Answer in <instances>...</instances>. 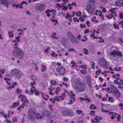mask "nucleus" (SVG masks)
I'll use <instances>...</instances> for the list:
<instances>
[{
	"instance_id": "obj_50",
	"label": "nucleus",
	"mask_w": 123,
	"mask_h": 123,
	"mask_svg": "<svg viewBox=\"0 0 123 123\" xmlns=\"http://www.w3.org/2000/svg\"><path fill=\"white\" fill-rule=\"evenodd\" d=\"M13 122H16L17 121V118L15 117L12 119Z\"/></svg>"
},
{
	"instance_id": "obj_48",
	"label": "nucleus",
	"mask_w": 123,
	"mask_h": 123,
	"mask_svg": "<svg viewBox=\"0 0 123 123\" xmlns=\"http://www.w3.org/2000/svg\"><path fill=\"white\" fill-rule=\"evenodd\" d=\"M98 118V116H96L95 117V118H94V120H95L97 121V123L98 122L97 121H98V120L99 119Z\"/></svg>"
},
{
	"instance_id": "obj_11",
	"label": "nucleus",
	"mask_w": 123,
	"mask_h": 123,
	"mask_svg": "<svg viewBox=\"0 0 123 123\" xmlns=\"http://www.w3.org/2000/svg\"><path fill=\"white\" fill-rule=\"evenodd\" d=\"M80 87V88L79 87L76 86L75 88V89H76L75 91L78 92H83L84 90V88L83 86H81Z\"/></svg>"
},
{
	"instance_id": "obj_58",
	"label": "nucleus",
	"mask_w": 123,
	"mask_h": 123,
	"mask_svg": "<svg viewBox=\"0 0 123 123\" xmlns=\"http://www.w3.org/2000/svg\"><path fill=\"white\" fill-rule=\"evenodd\" d=\"M71 5L72 6H73L74 5L75 6H77L75 2H72L71 4Z\"/></svg>"
},
{
	"instance_id": "obj_35",
	"label": "nucleus",
	"mask_w": 123,
	"mask_h": 123,
	"mask_svg": "<svg viewBox=\"0 0 123 123\" xmlns=\"http://www.w3.org/2000/svg\"><path fill=\"white\" fill-rule=\"evenodd\" d=\"M76 111L78 114H79L80 113H82V111L80 110H76Z\"/></svg>"
},
{
	"instance_id": "obj_33",
	"label": "nucleus",
	"mask_w": 123,
	"mask_h": 123,
	"mask_svg": "<svg viewBox=\"0 0 123 123\" xmlns=\"http://www.w3.org/2000/svg\"><path fill=\"white\" fill-rule=\"evenodd\" d=\"M83 50H84V52L85 53V54L87 55L88 53V50H87V49H86L85 48H84L83 49Z\"/></svg>"
},
{
	"instance_id": "obj_44",
	"label": "nucleus",
	"mask_w": 123,
	"mask_h": 123,
	"mask_svg": "<svg viewBox=\"0 0 123 123\" xmlns=\"http://www.w3.org/2000/svg\"><path fill=\"white\" fill-rule=\"evenodd\" d=\"M50 20L53 22H55L56 23H58V21L57 20H53L52 18H51Z\"/></svg>"
},
{
	"instance_id": "obj_51",
	"label": "nucleus",
	"mask_w": 123,
	"mask_h": 123,
	"mask_svg": "<svg viewBox=\"0 0 123 123\" xmlns=\"http://www.w3.org/2000/svg\"><path fill=\"white\" fill-rule=\"evenodd\" d=\"M102 12L103 13H105L107 12V11L106 9L105 8H103V10H102Z\"/></svg>"
},
{
	"instance_id": "obj_61",
	"label": "nucleus",
	"mask_w": 123,
	"mask_h": 123,
	"mask_svg": "<svg viewBox=\"0 0 123 123\" xmlns=\"http://www.w3.org/2000/svg\"><path fill=\"white\" fill-rule=\"evenodd\" d=\"M106 89H107V90L108 91V92L110 93H111L112 92V91H111V92H109V91L110 90V88L109 87H107Z\"/></svg>"
},
{
	"instance_id": "obj_25",
	"label": "nucleus",
	"mask_w": 123,
	"mask_h": 123,
	"mask_svg": "<svg viewBox=\"0 0 123 123\" xmlns=\"http://www.w3.org/2000/svg\"><path fill=\"white\" fill-rule=\"evenodd\" d=\"M15 92H16L18 94H19L21 92V91L20 90L19 88H18L16 89Z\"/></svg>"
},
{
	"instance_id": "obj_64",
	"label": "nucleus",
	"mask_w": 123,
	"mask_h": 123,
	"mask_svg": "<svg viewBox=\"0 0 123 123\" xmlns=\"http://www.w3.org/2000/svg\"><path fill=\"white\" fill-rule=\"evenodd\" d=\"M51 37H52L54 39H58V37H55V36H54L53 35H52L51 36Z\"/></svg>"
},
{
	"instance_id": "obj_29",
	"label": "nucleus",
	"mask_w": 123,
	"mask_h": 123,
	"mask_svg": "<svg viewBox=\"0 0 123 123\" xmlns=\"http://www.w3.org/2000/svg\"><path fill=\"white\" fill-rule=\"evenodd\" d=\"M95 111H91L90 112V114L91 115H93L94 116L95 115V114L93 113H95Z\"/></svg>"
},
{
	"instance_id": "obj_22",
	"label": "nucleus",
	"mask_w": 123,
	"mask_h": 123,
	"mask_svg": "<svg viewBox=\"0 0 123 123\" xmlns=\"http://www.w3.org/2000/svg\"><path fill=\"white\" fill-rule=\"evenodd\" d=\"M99 13H100V14H99L98 15L99 16L101 17H102V19H104V17L103 15L102 14V13L101 11H99Z\"/></svg>"
},
{
	"instance_id": "obj_14",
	"label": "nucleus",
	"mask_w": 123,
	"mask_h": 123,
	"mask_svg": "<svg viewBox=\"0 0 123 123\" xmlns=\"http://www.w3.org/2000/svg\"><path fill=\"white\" fill-rule=\"evenodd\" d=\"M0 3L3 5H7L9 4L7 0H0Z\"/></svg>"
},
{
	"instance_id": "obj_2",
	"label": "nucleus",
	"mask_w": 123,
	"mask_h": 123,
	"mask_svg": "<svg viewBox=\"0 0 123 123\" xmlns=\"http://www.w3.org/2000/svg\"><path fill=\"white\" fill-rule=\"evenodd\" d=\"M65 109L62 111V114L64 116L71 117L75 115L74 112L71 109L68 107H65Z\"/></svg>"
},
{
	"instance_id": "obj_7",
	"label": "nucleus",
	"mask_w": 123,
	"mask_h": 123,
	"mask_svg": "<svg viewBox=\"0 0 123 123\" xmlns=\"http://www.w3.org/2000/svg\"><path fill=\"white\" fill-rule=\"evenodd\" d=\"M86 10L89 13H93L94 8L92 6L91 4H89L87 6Z\"/></svg>"
},
{
	"instance_id": "obj_43",
	"label": "nucleus",
	"mask_w": 123,
	"mask_h": 123,
	"mask_svg": "<svg viewBox=\"0 0 123 123\" xmlns=\"http://www.w3.org/2000/svg\"><path fill=\"white\" fill-rule=\"evenodd\" d=\"M90 1L91 3H93V4L92 5L94 6L95 3V0H90Z\"/></svg>"
},
{
	"instance_id": "obj_52",
	"label": "nucleus",
	"mask_w": 123,
	"mask_h": 123,
	"mask_svg": "<svg viewBox=\"0 0 123 123\" xmlns=\"http://www.w3.org/2000/svg\"><path fill=\"white\" fill-rule=\"evenodd\" d=\"M111 113H112V116H114L115 117V116L116 115V113H112L111 112L110 113V114H111Z\"/></svg>"
},
{
	"instance_id": "obj_56",
	"label": "nucleus",
	"mask_w": 123,
	"mask_h": 123,
	"mask_svg": "<svg viewBox=\"0 0 123 123\" xmlns=\"http://www.w3.org/2000/svg\"><path fill=\"white\" fill-rule=\"evenodd\" d=\"M68 50L69 51H74L75 52H76V51L75 50H74V49H73V48H71L70 49H68Z\"/></svg>"
},
{
	"instance_id": "obj_23",
	"label": "nucleus",
	"mask_w": 123,
	"mask_h": 123,
	"mask_svg": "<svg viewBox=\"0 0 123 123\" xmlns=\"http://www.w3.org/2000/svg\"><path fill=\"white\" fill-rule=\"evenodd\" d=\"M68 9V7L67 6H63L62 8V10H64L65 11L67 10Z\"/></svg>"
},
{
	"instance_id": "obj_9",
	"label": "nucleus",
	"mask_w": 123,
	"mask_h": 123,
	"mask_svg": "<svg viewBox=\"0 0 123 123\" xmlns=\"http://www.w3.org/2000/svg\"><path fill=\"white\" fill-rule=\"evenodd\" d=\"M99 64L102 67H103V66H105L107 65L105 59L103 58L101 59V62H99Z\"/></svg>"
},
{
	"instance_id": "obj_57",
	"label": "nucleus",
	"mask_w": 123,
	"mask_h": 123,
	"mask_svg": "<svg viewBox=\"0 0 123 123\" xmlns=\"http://www.w3.org/2000/svg\"><path fill=\"white\" fill-rule=\"evenodd\" d=\"M35 81H36V80H35L33 83H31V86H33L34 85H35L36 84V83L35 82Z\"/></svg>"
},
{
	"instance_id": "obj_31",
	"label": "nucleus",
	"mask_w": 123,
	"mask_h": 123,
	"mask_svg": "<svg viewBox=\"0 0 123 123\" xmlns=\"http://www.w3.org/2000/svg\"><path fill=\"white\" fill-rule=\"evenodd\" d=\"M86 78L87 81H90V78L89 75H87L86 77Z\"/></svg>"
},
{
	"instance_id": "obj_38",
	"label": "nucleus",
	"mask_w": 123,
	"mask_h": 123,
	"mask_svg": "<svg viewBox=\"0 0 123 123\" xmlns=\"http://www.w3.org/2000/svg\"><path fill=\"white\" fill-rule=\"evenodd\" d=\"M113 98L111 97H110L109 98L108 100L109 101H111V102H112L113 100Z\"/></svg>"
},
{
	"instance_id": "obj_49",
	"label": "nucleus",
	"mask_w": 123,
	"mask_h": 123,
	"mask_svg": "<svg viewBox=\"0 0 123 123\" xmlns=\"http://www.w3.org/2000/svg\"><path fill=\"white\" fill-rule=\"evenodd\" d=\"M27 4V3L26 2H25L24 1H23L21 2V3H20L19 4V5H21L23 4Z\"/></svg>"
},
{
	"instance_id": "obj_26",
	"label": "nucleus",
	"mask_w": 123,
	"mask_h": 123,
	"mask_svg": "<svg viewBox=\"0 0 123 123\" xmlns=\"http://www.w3.org/2000/svg\"><path fill=\"white\" fill-rule=\"evenodd\" d=\"M113 27L115 28L118 29L119 28V25H117L116 24H114L113 25Z\"/></svg>"
},
{
	"instance_id": "obj_19",
	"label": "nucleus",
	"mask_w": 123,
	"mask_h": 123,
	"mask_svg": "<svg viewBox=\"0 0 123 123\" xmlns=\"http://www.w3.org/2000/svg\"><path fill=\"white\" fill-rule=\"evenodd\" d=\"M33 115H31L29 114L28 118L29 119L31 120H32L33 119Z\"/></svg>"
},
{
	"instance_id": "obj_40",
	"label": "nucleus",
	"mask_w": 123,
	"mask_h": 123,
	"mask_svg": "<svg viewBox=\"0 0 123 123\" xmlns=\"http://www.w3.org/2000/svg\"><path fill=\"white\" fill-rule=\"evenodd\" d=\"M78 123H84V121L80 119H78Z\"/></svg>"
},
{
	"instance_id": "obj_47",
	"label": "nucleus",
	"mask_w": 123,
	"mask_h": 123,
	"mask_svg": "<svg viewBox=\"0 0 123 123\" xmlns=\"http://www.w3.org/2000/svg\"><path fill=\"white\" fill-rule=\"evenodd\" d=\"M57 98V96H56L55 97V98L54 99H56L57 101H60V100L61 99L60 98Z\"/></svg>"
},
{
	"instance_id": "obj_30",
	"label": "nucleus",
	"mask_w": 123,
	"mask_h": 123,
	"mask_svg": "<svg viewBox=\"0 0 123 123\" xmlns=\"http://www.w3.org/2000/svg\"><path fill=\"white\" fill-rule=\"evenodd\" d=\"M119 16L121 19H122L123 18V14L122 12H121L119 13Z\"/></svg>"
},
{
	"instance_id": "obj_32",
	"label": "nucleus",
	"mask_w": 123,
	"mask_h": 123,
	"mask_svg": "<svg viewBox=\"0 0 123 123\" xmlns=\"http://www.w3.org/2000/svg\"><path fill=\"white\" fill-rule=\"evenodd\" d=\"M20 38V37L19 36H18L17 37H15V39L18 42H19L20 40L19 39V38Z\"/></svg>"
},
{
	"instance_id": "obj_20",
	"label": "nucleus",
	"mask_w": 123,
	"mask_h": 123,
	"mask_svg": "<svg viewBox=\"0 0 123 123\" xmlns=\"http://www.w3.org/2000/svg\"><path fill=\"white\" fill-rule=\"evenodd\" d=\"M80 72L82 74H86L87 73V72L86 70L83 69L80 71Z\"/></svg>"
},
{
	"instance_id": "obj_55",
	"label": "nucleus",
	"mask_w": 123,
	"mask_h": 123,
	"mask_svg": "<svg viewBox=\"0 0 123 123\" xmlns=\"http://www.w3.org/2000/svg\"><path fill=\"white\" fill-rule=\"evenodd\" d=\"M62 85H64L67 87L68 86V85L67 83H65L64 82H62Z\"/></svg>"
},
{
	"instance_id": "obj_15",
	"label": "nucleus",
	"mask_w": 123,
	"mask_h": 123,
	"mask_svg": "<svg viewBox=\"0 0 123 123\" xmlns=\"http://www.w3.org/2000/svg\"><path fill=\"white\" fill-rule=\"evenodd\" d=\"M19 102H15L12 104V106L10 107V109L14 108L17 106L18 105H19Z\"/></svg>"
},
{
	"instance_id": "obj_45",
	"label": "nucleus",
	"mask_w": 123,
	"mask_h": 123,
	"mask_svg": "<svg viewBox=\"0 0 123 123\" xmlns=\"http://www.w3.org/2000/svg\"><path fill=\"white\" fill-rule=\"evenodd\" d=\"M50 12V10L49 9H47L45 12L46 13L47 15L49 13V12Z\"/></svg>"
},
{
	"instance_id": "obj_42",
	"label": "nucleus",
	"mask_w": 123,
	"mask_h": 123,
	"mask_svg": "<svg viewBox=\"0 0 123 123\" xmlns=\"http://www.w3.org/2000/svg\"><path fill=\"white\" fill-rule=\"evenodd\" d=\"M98 71H97L96 72V74L97 75H98V74H97L98 73H99V74H101V70H99V69H98Z\"/></svg>"
},
{
	"instance_id": "obj_46",
	"label": "nucleus",
	"mask_w": 123,
	"mask_h": 123,
	"mask_svg": "<svg viewBox=\"0 0 123 123\" xmlns=\"http://www.w3.org/2000/svg\"><path fill=\"white\" fill-rule=\"evenodd\" d=\"M89 32V29H85V31L84 32V34H86L87 33H88Z\"/></svg>"
},
{
	"instance_id": "obj_27",
	"label": "nucleus",
	"mask_w": 123,
	"mask_h": 123,
	"mask_svg": "<svg viewBox=\"0 0 123 123\" xmlns=\"http://www.w3.org/2000/svg\"><path fill=\"white\" fill-rule=\"evenodd\" d=\"M9 37H13V34L11 33V31L9 32L8 33Z\"/></svg>"
},
{
	"instance_id": "obj_60",
	"label": "nucleus",
	"mask_w": 123,
	"mask_h": 123,
	"mask_svg": "<svg viewBox=\"0 0 123 123\" xmlns=\"http://www.w3.org/2000/svg\"><path fill=\"white\" fill-rule=\"evenodd\" d=\"M14 86L12 84V86H9V87L10 89H12V88H14Z\"/></svg>"
},
{
	"instance_id": "obj_21",
	"label": "nucleus",
	"mask_w": 123,
	"mask_h": 123,
	"mask_svg": "<svg viewBox=\"0 0 123 123\" xmlns=\"http://www.w3.org/2000/svg\"><path fill=\"white\" fill-rule=\"evenodd\" d=\"M52 53H51V55L52 56H54L55 57H56L58 56V55L57 54H55L54 51H52Z\"/></svg>"
},
{
	"instance_id": "obj_16",
	"label": "nucleus",
	"mask_w": 123,
	"mask_h": 123,
	"mask_svg": "<svg viewBox=\"0 0 123 123\" xmlns=\"http://www.w3.org/2000/svg\"><path fill=\"white\" fill-rule=\"evenodd\" d=\"M110 88L112 90L111 91H114L117 89L116 87L113 85L112 84L110 85Z\"/></svg>"
},
{
	"instance_id": "obj_6",
	"label": "nucleus",
	"mask_w": 123,
	"mask_h": 123,
	"mask_svg": "<svg viewBox=\"0 0 123 123\" xmlns=\"http://www.w3.org/2000/svg\"><path fill=\"white\" fill-rule=\"evenodd\" d=\"M111 56H113V57L115 56L116 55L117 56L121 57L122 56V54L121 52L117 51V50H115L114 51H112L110 54Z\"/></svg>"
},
{
	"instance_id": "obj_13",
	"label": "nucleus",
	"mask_w": 123,
	"mask_h": 123,
	"mask_svg": "<svg viewBox=\"0 0 123 123\" xmlns=\"http://www.w3.org/2000/svg\"><path fill=\"white\" fill-rule=\"evenodd\" d=\"M113 93L117 97H119L120 96V93L118 91L117 89L114 91Z\"/></svg>"
},
{
	"instance_id": "obj_18",
	"label": "nucleus",
	"mask_w": 123,
	"mask_h": 123,
	"mask_svg": "<svg viewBox=\"0 0 123 123\" xmlns=\"http://www.w3.org/2000/svg\"><path fill=\"white\" fill-rule=\"evenodd\" d=\"M42 69L41 70V71L42 72H43L46 69V67L43 65H42Z\"/></svg>"
},
{
	"instance_id": "obj_28",
	"label": "nucleus",
	"mask_w": 123,
	"mask_h": 123,
	"mask_svg": "<svg viewBox=\"0 0 123 123\" xmlns=\"http://www.w3.org/2000/svg\"><path fill=\"white\" fill-rule=\"evenodd\" d=\"M40 93H41V94L42 95V97L45 100H46L48 99V98H46L44 97V96H45V95H43V93H42L41 92H40Z\"/></svg>"
},
{
	"instance_id": "obj_54",
	"label": "nucleus",
	"mask_w": 123,
	"mask_h": 123,
	"mask_svg": "<svg viewBox=\"0 0 123 123\" xmlns=\"http://www.w3.org/2000/svg\"><path fill=\"white\" fill-rule=\"evenodd\" d=\"M88 84L89 86H91V84L90 81H87Z\"/></svg>"
},
{
	"instance_id": "obj_4",
	"label": "nucleus",
	"mask_w": 123,
	"mask_h": 123,
	"mask_svg": "<svg viewBox=\"0 0 123 123\" xmlns=\"http://www.w3.org/2000/svg\"><path fill=\"white\" fill-rule=\"evenodd\" d=\"M10 74L11 75H12L14 74L15 78L18 79L20 78L23 75V73L22 72L20 71L19 69L15 68L12 70Z\"/></svg>"
},
{
	"instance_id": "obj_1",
	"label": "nucleus",
	"mask_w": 123,
	"mask_h": 123,
	"mask_svg": "<svg viewBox=\"0 0 123 123\" xmlns=\"http://www.w3.org/2000/svg\"><path fill=\"white\" fill-rule=\"evenodd\" d=\"M18 43H15L14 46V48L12 52V54L15 56L17 57L20 59H22L24 55V53L17 46Z\"/></svg>"
},
{
	"instance_id": "obj_62",
	"label": "nucleus",
	"mask_w": 123,
	"mask_h": 123,
	"mask_svg": "<svg viewBox=\"0 0 123 123\" xmlns=\"http://www.w3.org/2000/svg\"><path fill=\"white\" fill-rule=\"evenodd\" d=\"M69 16V13H67V15L65 16V18L66 19H68Z\"/></svg>"
},
{
	"instance_id": "obj_36",
	"label": "nucleus",
	"mask_w": 123,
	"mask_h": 123,
	"mask_svg": "<svg viewBox=\"0 0 123 123\" xmlns=\"http://www.w3.org/2000/svg\"><path fill=\"white\" fill-rule=\"evenodd\" d=\"M121 116V115L119 114H118L117 115V121H120Z\"/></svg>"
},
{
	"instance_id": "obj_24",
	"label": "nucleus",
	"mask_w": 123,
	"mask_h": 123,
	"mask_svg": "<svg viewBox=\"0 0 123 123\" xmlns=\"http://www.w3.org/2000/svg\"><path fill=\"white\" fill-rule=\"evenodd\" d=\"M62 6H61L59 3H57L56 4L55 6L56 7H58L59 8H61Z\"/></svg>"
},
{
	"instance_id": "obj_8",
	"label": "nucleus",
	"mask_w": 123,
	"mask_h": 123,
	"mask_svg": "<svg viewBox=\"0 0 123 123\" xmlns=\"http://www.w3.org/2000/svg\"><path fill=\"white\" fill-rule=\"evenodd\" d=\"M115 4L116 6H123V0H118L115 1Z\"/></svg>"
},
{
	"instance_id": "obj_41",
	"label": "nucleus",
	"mask_w": 123,
	"mask_h": 123,
	"mask_svg": "<svg viewBox=\"0 0 123 123\" xmlns=\"http://www.w3.org/2000/svg\"><path fill=\"white\" fill-rule=\"evenodd\" d=\"M50 49V48L49 47H48L46 49H45L44 50V51L46 53H48V50H49Z\"/></svg>"
},
{
	"instance_id": "obj_5",
	"label": "nucleus",
	"mask_w": 123,
	"mask_h": 123,
	"mask_svg": "<svg viewBox=\"0 0 123 123\" xmlns=\"http://www.w3.org/2000/svg\"><path fill=\"white\" fill-rule=\"evenodd\" d=\"M45 7V4H38L36 5V9L39 11H43Z\"/></svg>"
},
{
	"instance_id": "obj_39",
	"label": "nucleus",
	"mask_w": 123,
	"mask_h": 123,
	"mask_svg": "<svg viewBox=\"0 0 123 123\" xmlns=\"http://www.w3.org/2000/svg\"><path fill=\"white\" fill-rule=\"evenodd\" d=\"M118 24H121V25L122 26L121 28H123V20H122L120 22H119Z\"/></svg>"
},
{
	"instance_id": "obj_37",
	"label": "nucleus",
	"mask_w": 123,
	"mask_h": 123,
	"mask_svg": "<svg viewBox=\"0 0 123 123\" xmlns=\"http://www.w3.org/2000/svg\"><path fill=\"white\" fill-rule=\"evenodd\" d=\"M25 104H26V105H27V104L29 102V101L26 98H25Z\"/></svg>"
},
{
	"instance_id": "obj_17",
	"label": "nucleus",
	"mask_w": 123,
	"mask_h": 123,
	"mask_svg": "<svg viewBox=\"0 0 123 123\" xmlns=\"http://www.w3.org/2000/svg\"><path fill=\"white\" fill-rule=\"evenodd\" d=\"M94 104H92L91 105L90 108L91 109L95 110L96 109V108L95 106H94Z\"/></svg>"
},
{
	"instance_id": "obj_12",
	"label": "nucleus",
	"mask_w": 123,
	"mask_h": 123,
	"mask_svg": "<svg viewBox=\"0 0 123 123\" xmlns=\"http://www.w3.org/2000/svg\"><path fill=\"white\" fill-rule=\"evenodd\" d=\"M36 111L35 109L34 108H32L31 109H29L28 111V113L31 115H34L35 114Z\"/></svg>"
},
{
	"instance_id": "obj_63",
	"label": "nucleus",
	"mask_w": 123,
	"mask_h": 123,
	"mask_svg": "<svg viewBox=\"0 0 123 123\" xmlns=\"http://www.w3.org/2000/svg\"><path fill=\"white\" fill-rule=\"evenodd\" d=\"M90 22L89 21H87L86 22V24L88 25L89 27L90 26V25H89L90 24Z\"/></svg>"
},
{
	"instance_id": "obj_53",
	"label": "nucleus",
	"mask_w": 123,
	"mask_h": 123,
	"mask_svg": "<svg viewBox=\"0 0 123 123\" xmlns=\"http://www.w3.org/2000/svg\"><path fill=\"white\" fill-rule=\"evenodd\" d=\"M63 79L64 81H68V78L65 77H64L63 78Z\"/></svg>"
},
{
	"instance_id": "obj_34",
	"label": "nucleus",
	"mask_w": 123,
	"mask_h": 123,
	"mask_svg": "<svg viewBox=\"0 0 123 123\" xmlns=\"http://www.w3.org/2000/svg\"><path fill=\"white\" fill-rule=\"evenodd\" d=\"M5 71V69L3 68H2L0 69V72L2 74H4Z\"/></svg>"
},
{
	"instance_id": "obj_10",
	"label": "nucleus",
	"mask_w": 123,
	"mask_h": 123,
	"mask_svg": "<svg viewBox=\"0 0 123 123\" xmlns=\"http://www.w3.org/2000/svg\"><path fill=\"white\" fill-rule=\"evenodd\" d=\"M56 71L60 74L62 75L64 74L65 73V69H61L59 68H57L56 69Z\"/></svg>"
},
{
	"instance_id": "obj_3",
	"label": "nucleus",
	"mask_w": 123,
	"mask_h": 123,
	"mask_svg": "<svg viewBox=\"0 0 123 123\" xmlns=\"http://www.w3.org/2000/svg\"><path fill=\"white\" fill-rule=\"evenodd\" d=\"M67 35L68 38L72 43L75 44L79 43L78 40L76 37L74 36L73 33L70 32H68Z\"/></svg>"
},
{
	"instance_id": "obj_59",
	"label": "nucleus",
	"mask_w": 123,
	"mask_h": 123,
	"mask_svg": "<svg viewBox=\"0 0 123 123\" xmlns=\"http://www.w3.org/2000/svg\"><path fill=\"white\" fill-rule=\"evenodd\" d=\"M79 20H81L82 22L84 21V19L81 17L79 18Z\"/></svg>"
}]
</instances>
